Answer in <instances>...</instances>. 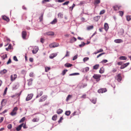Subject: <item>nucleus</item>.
<instances>
[{"instance_id":"obj_1","label":"nucleus","mask_w":131,"mask_h":131,"mask_svg":"<svg viewBox=\"0 0 131 131\" xmlns=\"http://www.w3.org/2000/svg\"><path fill=\"white\" fill-rule=\"evenodd\" d=\"M18 109V108L15 107L13 110L12 112L10 114L12 116H13L16 115V112Z\"/></svg>"},{"instance_id":"obj_2","label":"nucleus","mask_w":131,"mask_h":131,"mask_svg":"<svg viewBox=\"0 0 131 131\" xmlns=\"http://www.w3.org/2000/svg\"><path fill=\"white\" fill-rule=\"evenodd\" d=\"M47 96L46 95H44L42 96L39 100V102H42L45 101L47 99Z\"/></svg>"},{"instance_id":"obj_3","label":"nucleus","mask_w":131,"mask_h":131,"mask_svg":"<svg viewBox=\"0 0 131 131\" xmlns=\"http://www.w3.org/2000/svg\"><path fill=\"white\" fill-rule=\"evenodd\" d=\"M58 46L59 44L58 43H54L50 44L49 47L50 48H52L58 47Z\"/></svg>"},{"instance_id":"obj_4","label":"nucleus","mask_w":131,"mask_h":131,"mask_svg":"<svg viewBox=\"0 0 131 131\" xmlns=\"http://www.w3.org/2000/svg\"><path fill=\"white\" fill-rule=\"evenodd\" d=\"M43 94V92L40 90H38L37 91V95L36 97V98H38L41 96Z\"/></svg>"},{"instance_id":"obj_5","label":"nucleus","mask_w":131,"mask_h":131,"mask_svg":"<svg viewBox=\"0 0 131 131\" xmlns=\"http://www.w3.org/2000/svg\"><path fill=\"white\" fill-rule=\"evenodd\" d=\"M107 91L106 88H104L98 90V92L99 93H103Z\"/></svg>"},{"instance_id":"obj_6","label":"nucleus","mask_w":131,"mask_h":131,"mask_svg":"<svg viewBox=\"0 0 131 131\" xmlns=\"http://www.w3.org/2000/svg\"><path fill=\"white\" fill-rule=\"evenodd\" d=\"M101 76L99 74H94L93 76V78L96 80L99 79V81L100 80V78Z\"/></svg>"},{"instance_id":"obj_7","label":"nucleus","mask_w":131,"mask_h":131,"mask_svg":"<svg viewBox=\"0 0 131 131\" xmlns=\"http://www.w3.org/2000/svg\"><path fill=\"white\" fill-rule=\"evenodd\" d=\"M17 75L16 74L11 75L10 77L11 81H13L14 80L17 78Z\"/></svg>"},{"instance_id":"obj_8","label":"nucleus","mask_w":131,"mask_h":131,"mask_svg":"<svg viewBox=\"0 0 131 131\" xmlns=\"http://www.w3.org/2000/svg\"><path fill=\"white\" fill-rule=\"evenodd\" d=\"M33 96V94H29L26 99V101H28L31 100Z\"/></svg>"},{"instance_id":"obj_9","label":"nucleus","mask_w":131,"mask_h":131,"mask_svg":"<svg viewBox=\"0 0 131 131\" xmlns=\"http://www.w3.org/2000/svg\"><path fill=\"white\" fill-rule=\"evenodd\" d=\"M129 62L124 64H123L121 65L120 67V69H124L127 67L128 65H129Z\"/></svg>"},{"instance_id":"obj_10","label":"nucleus","mask_w":131,"mask_h":131,"mask_svg":"<svg viewBox=\"0 0 131 131\" xmlns=\"http://www.w3.org/2000/svg\"><path fill=\"white\" fill-rule=\"evenodd\" d=\"M27 35V33L26 31H23L22 32V36L24 39H26V37Z\"/></svg>"},{"instance_id":"obj_11","label":"nucleus","mask_w":131,"mask_h":131,"mask_svg":"<svg viewBox=\"0 0 131 131\" xmlns=\"http://www.w3.org/2000/svg\"><path fill=\"white\" fill-rule=\"evenodd\" d=\"M38 48L37 47H35L32 50V52L33 54H36L38 51Z\"/></svg>"},{"instance_id":"obj_12","label":"nucleus","mask_w":131,"mask_h":131,"mask_svg":"<svg viewBox=\"0 0 131 131\" xmlns=\"http://www.w3.org/2000/svg\"><path fill=\"white\" fill-rule=\"evenodd\" d=\"M122 79L120 74H118L117 76V80L119 82L121 81Z\"/></svg>"},{"instance_id":"obj_13","label":"nucleus","mask_w":131,"mask_h":131,"mask_svg":"<svg viewBox=\"0 0 131 131\" xmlns=\"http://www.w3.org/2000/svg\"><path fill=\"white\" fill-rule=\"evenodd\" d=\"M77 40L76 38L74 37H73L72 38L70 39V43H72Z\"/></svg>"},{"instance_id":"obj_14","label":"nucleus","mask_w":131,"mask_h":131,"mask_svg":"<svg viewBox=\"0 0 131 131\" xmlns=\"http://www.w3.org/2000/svg\"><path fill=\"white\" fill-rule=\"evenodd\" d=\"M24 124V123H23L21 125H19L16 128L17 130V131H19L21 129V128Z\"/></svg>"},{"instance_id":"obj_15","label":"nucleus","mask_w":131,"mask_h":131,"mask_svg":"<svg viewBox=\"0 0 131 131\" xmlns=\"http://www.w3.org/2000/svg\"><path fill=\"white\" fill-rule=\"evenodd\" d=\"M115 42L117 43H119L123 42V40L121 39H117L115 40L114 41Z\"/></svg>"},{"instance_id":"obj_16","label":"nucleus","mask_w":131,"mask_h":131,"mask_svg":"<svg viewBox=\"0 0 131 131\" xmlns=\"http://www.w3.org/2000/svg\"><path fill=\"white\" fill-rule=\"evenodd\" d=\"M104 29L105 30H107L109 28L108 24L107 23H105L104 25Z\"/></svg>"},{"instance_id":"obj_17","label":"nucleus","mask_w":131,"mask_h":131,"mask_svg":"<svg viewBox=\"0 0 131 131\" xmlns=\"http://www.w3.org/2000/svg\"><path fill=\"white\" fill-rule=\"evenodd\" d=\"M100 18V16H96L94 17V20L95 21H97Z\"/></svg>"},{"instance_id":"obj_18","label":"nucleus","mask_w":131,"mask_h":131,"mask_svg":"<svg viewBox=\"0 0 131 131\" xmlns=\"http://www.w3.org/2000/svg\"><path fill=\"white\" fill-rule=\"evenodd\" d=\"M2 18L3 20H6L7 21H9V18L5 16H3Z\"/></svg>"},{"instance_id":"obj_19","label":"nucleus","mask_w":131,"mask_h":131,"mask_svg":"<svg viewBox=\"0 0 131 131\" xmlns=\"http://www.w3.org/2000/svg\"><path fill=\"white\" fill-rule=\"evenodd\" d=\"M120 6H119L117 5H115L113 7L114 9L116 11L119 9Z\"/></svg>"},{"instance_id":"obj_20","label":"nucleus","mask_w":131,"mask_h":131,"mask_svg":"<svg viewBox=\"0 0 131 131\" xmlns=\"http://www.w3.org/2000/svg\"><path fill=\"white\" fill-rule=\"evenodd\" d=\"M100 0H94V4L95 5H96L100 3Z\"/></svg>"},{"instance_id":"obj_21","label":"nucleus","mask_w":131,"mask_h":131,"mask_svg":"<svg viewBox=\"0 0 131 131\" xmlns=\"http://www.w3.org/2000/svg\"><path fill=\"white\" fill-rule=\"evenodd\" d=\"M57 56V54L55 53H52L49 56V58L50 59H53Z\"/></svg>"},{"instance_id":"obj_22","label":"nucleus","mask_w":131,"mask_h":131,"mask_svg":"<svg viewBox=\"0 0 131 131\" xmlns=\"http://www.w3.org/2000/svg\"><path fill=\"white\" fill-rule=\"evenodd\" d=\"M39 118H34L32 120V121L34 122H38L39 121Z\"/></svg>"},{"instance_id":"obj_23","label":"nucleus","mask_w":131,"mask_h":131,"mask_svg":"<svg viewBox=\"0 0 131 131\" xmlns=\"http://www.w3.org/2000/svg\"><path fill=\"white\" fill-rule=\"evenodd\" d=\"M119 59L121 60H125L127 59V58L125 56H122L120 57L119 58Z\"/></svg>"},{"instance_id":"obj_24","label":"nucleus","mask_w":131,"mask_h":131,"mask_svg":"<svg viewBox=\"0 0 131 131\" xmlns=\"http://www.w3.org/2000/svg\"><path fill=\"white\" fill-rule=\"evenodd\" d=\"M99 67V64H96L93 67V69L95 70H97Z\"/></svg>"},{"instance_id":"obj_25","label":"nucleus","mask_w":131,"mask_h":131,"mask_svg":"<svg viewBox=\"0 0 131 131\" xmlns=\"http://www.w3.org/2000/svg\"><path fill=\"white\" fill-rule=\"evenodd\" d=\"M72 66V64L68 63H67L64 64V66L67 67H70Z\"/></svg>"},{"instance_id":"obj_26","label":"nucleus","mask_w":131,"mask_h":131,"mask_svg":"<svg viewBox=\"0 0 131 131\" xmlns=\"http://www.w3.org/2000/svg\"><path fill=\"white\" fill-rule=\"evenodd\" d=\"M57 19L56 18H55L51 22L50 24H55L57 23Z\"/></svg>"},{"instance_id":"obj_27","label":"nucleus","mask_w":131,"mask_h":131,"mask_svg":"<svg viewBox=\"0 0 131 131\" xmlns=\"http://www.w3.org/2000/svg\"><path fill=\"white\" fill-rule=\"evenodd\" d=\"M63 111L62 110L60 109H59L57 110V113L58 114H61Z\"/></svg>"},{"instance_id":"obj_28","label":"nucleus","mask_w":131,"mask_h":131,"mask_svg":"<svg viewBox=\"0 0 131 131\" xmlns=\"http://www.w3.org/2000/svg\"><path fill=\"white\" fill-rule=\"evenodd\" d=\"M47 35L49 36H53L54 35V33L52 31L49 32L47 33Z\"/></svg>"},{"instance_id":"obj_29","label":"nucleus","mask_w":131,"mask_h":131,"mask_svg":"<svg viewBox=\"0 0 131 131\" xmlns=\"http://www.w3.org/2000/svg\"><path fill=\"white\" fill-rule=\"evenodd\" d=\"M7 72V70L5 69H4L0 72V73L2 74H4L6 73Z\"/></svg>"},{"instance_id":"obj_30","label":"nucleus","mask_w":131,"mask_h":131,"mask_svg":"<svg viewBox=\"0 0 131 131\" xmlns=\"http://www.w3.org/2000/svg\"><path fill=\"white\" fill-rule=\"evenodd\" d=\"M104 71V69L103 67L101 68L99 70V72L100 73H103Z\"/></svg>"},{"instance_id":"obj_31","label":"nucleus","mask_w":131,"mask_h":131,"mask_svg":"<svg viewBox=\"0 0 131 131\" xmlns=\"http://www.w3.org/2000/svg\"><path fill=\"white\" fill-rule=\"evenodd\" d=\"M72 97V96L70 95H68L67 97L66 101H68L69 100H70Z\"/></svg>"},{"instance_id":"obj_32","label":"nucleus","mask_w":131,"mask_h":131,"mask_svg":"<svg viewBox=\"0 0 131 131\" xmlns=\"http://www.w3.org/2000/svg\"><path fill=\"white\" fill-rule=\"evenodd\" d=\"M71 112L70 111H66L65 113V114L67 116H69Z\"/></svg>"},{"instance_id":"obj_33","label":"nucleus","mask_w":131,"mask_h":131,"mask_svg":"<svg viewBox=\"0 0 131 131\" xmlns=\"http://www.w3.org/2000/svg\"><path fill=\"white\" fill-rule=\"evenodd\" d=\"M93 26L92 25L91 26L88 27H87V29L88 30H90L93 29Z\"/></svg>"},{"instance_id":"obj_34","label":"nucleus","mask_w":131,"mask_h":131,"mask_svg":"<svg viewBox=\"0 0 131 131\" xmlns=\"http://www.w3.org/2000/svg\"><path fill=\"white\" fill-rule=\"evenodd\" d=\"M50 69V67H45V71L47 72Z\"/></svg>"},{"instance_id":"obj_35","label":"nucleus","mask_w":131,"mask_h":131,"mask_svg":"<svg viewBox=\"0 0 131 131\" xmlns=\"http://www.w3.org/2000/svg\"><path fill=\"white\" fill-rule=\"evenodd\" d=\"M58 16L60 18H62L63 17V15L61 13H59L58 14Z\"/></svg>"},{"instance_id":"obj_36","label":"nucleus","mask_w":131,"mask_h":131,"mask_svg":"<svg viewBox=\"0 0 131 131\" xmlns=\"http://www.w3.org/2000/svg\"><path fill=\"white\" fill-rule=\"evenodd\" d=\"M118 13H119L120 15L122 17L124 14V12L123 11H119Z\"/></svg>"},{"instance_id":"obj_37","label":"nucleus","mask_w":131,"mask_h":131,"mask_svg":"<svg viewBox=\"0 0 131 131\" xmlns=\"http://www.w3.org/2000/svg\"><path fill=\"white\" fill-rule=\"evenodd\" d=\"M57 118V115H54L52 117V120L53 121H55L56 118Z\"/></svg>"},{"instance_id":"obj_38","label":"nucleus","mask_w":131,"mask_h":131,"mask_svg":"<svg viewBox=\"0 0 131 131\" xmlns=\"http://www.w3.org/2000/svg\"><path fill=\"white\" fill-rule=\"evenodd\" d=\"M25 119V117H24L23 118H22L20 121L19 123H21V122H23L24 121Z\"/></svg>"},{"instance_id":"obj_39","label":"nucleus","mask_w":131,"mask_h":131,"mask_svg":"<svg viewBox=\"0 0 131 131\" xmlns=\"http://www.w3.org/2000/svg\"><path fill=\"white\" fill-rule=\"evenodd\" d=\"M80 74L79 73H75L72 74H69L70 76L74 75H79Z\"/></svg>"},{"instance_id":"obj_40","label":"nucleus","mask_w":131,"mask_h":131,"mask_svg":"<svg viewBox=\"0 0 131 131\" xmlns=\"http://www.w3.org/2000/svg\"><path fill=\"white\" fill-rule=\"evenodd\" d=\"M32 79H30L29 80L28 83L29 85H30L32 84Z\"/></svg>"},{"instance_id":"obj_41","label":"nucleus","mask_w":131,"mask_h":131,"mask_svg":"<svg viewBox=\"0 0 131 131\" xmlns=\"http://www.w3.org/2000/svg\"><path fill=\"white\" fill-rule=\"evenodd\" d=\"M126 19L128 21H129L131 20L130 17L129 16H127L126 17Z\"/></svg>"},{"instance_id":"obj_42","label":"nucleus","mask_w":131,"mask_h":131,"mask_svg":"<svg viewBox=\"0 0 131 131\" xmlns=\"http://www.w3.org/2000/svg\"><path fill=\"white\" fill-rule=\"evenodd\" d=\"M67 71V70L66 69L64 70L62 72V74L63 75H64L66 73V72Z\"/></svg>"},{"instance_id":"obj_43","label":"nucleus","mask_w":131,"mask_h":131,"mask_svg":"<svg viewBox=\"0 0 131 131\" xmlns=\"http://www.w3.org/2000/svg\"><path fill=\"white\" fill-rule=\"evenodd\" d=\"M105 10H101V12H100V13L99 14L100 15H101V14H104V13H105Z\"/></svg>"},{"instance_id":"obj_44","label":"nucleus","mask_w":131,"mask_h":131,"mask_svg":"<svg viewBox=\"0 0 131 131\" xmlns=\"http://www.w3.org/2000/svg\"><path fill=\"white\" fill-rule=\"evenodd\" d=\"M89 59V58L88 57H85L83 59V61L84 62H85L86 61H88Z\"/></svg>"},{"instance_id":"obj_45","label":"nucleus","mask_w":131,"mask_h":131,"mask_svg":"<svg viewBox=\"0 0 131 131\" xmlns=\"http://www.w3.org/2000/svg\"><path fill=\"white\" fill-rule=\"evenodd\" d=\"M85 45V43L84 42H82V43L81 44L79 45V46L80 47H81L82 46H84Z\"/></svg>"},{"instance_id":"obj_46","label":"nucleus","mask_w":131,"mask_h":131,"mask_svg":"<svg viewBox=\"0 0 131 131\" xmlns=\"http://www.w3.org/2000/svg\"><path fill=\"white\" fill-rule=\"evenodd\" d=\"M21 91L19 93H18L17 94H15V95L16 96H17V97H19L21 93Z\"/></svg>"},{"instance_id":"obj_47","label":"nucleus","mask_w":131,"mask_h":131,"mask_svg":"<svg viewBox=\"0 0 131 131\" xmlns=\"http://www.w3.org/2000/svg\"><path fill=\"white\" fill-rule=\"evenodd\" d=\"M69 3V1H67L64 3L62 4V5H67Z\"/></svg>"},{"instance_id":"obj_48","label":"nucleus","mask_w":131,"mask_h":131,"mask_svg":"<svg viewBox=\"0 0 131 131\" xmlns=\"http://www.w3.org/2000/svg\"><path fill=\"white\" fill-rule=\"evenodd\" d=\"M7 87L6 88L3 94L4 95H5L6 94V92H7Z\"/></svg>"},{"instance_id":"obj_49","label":"nucleus","mask_w":131,"mask_h":131,"mask_svg":"<svg viewBox=\"0 0 131 131\" xmlns=\"http://www.w3.org/2000/svg\"><path fill=\"white\" fill-rule=\"evenodd\" d=\"M78 55H76L73 57L72 60H74L78 58Z\"/></svg>"},{"instance_id":"obj_50","label":"nucleus","mask_w":131,"mask_h":131,"mask_svg":"<svg viewBox=\"0 0 131 131\" xmlns=\"http://www.w3.org/2000/svg\"><path fill=\"white\" fill-rule=\"evenodd\" d=\"M105 54V53L103 52V53H102L99 54V55H98L97 56V58H99L102 55L104 54Z\"/></svg>"},{"instance_id":"obj_51","label":"nucleus","mask_w":131,"mask_h":131,"mask_svg":"<svg viewBox=\"0 0 131 131\" xmlns=\"http://www.w3.org/2000/svg\"><path fill=\"white\" fill-rule=\"evenodd\" d=\"M7 127L8 129H10L12 128V125L10 124H8L7 126Z\"/></svg>"},{"instance_id":"obj_52","label":"nucleus","mask_w":131,"mask_h":131,"mask_svg":"<svg viewBox=\"0 0 131 131\" xmlns=\"http://www.w3.org/2000/svg\"><path fill=\"white\" fill-rule=\"evenodd\" d=\"M69 52L68 51H67L66 52V54L65 55V57H67L69 56Z\"/></svg>"},{"instance_id":"obj_53","label":"nucleus","mask_w":131,"mask_h":131,"mask_svg":"<svg viewBox=\"0 0 131 131\" xmlns=\"http://www.w3.org/2000/svg\"><path fill=\"white\" fill-rule=\"evenodd\" d=\"M11 62V60L10 58H9L7 63V64H8Z\"/></svg>"},{"instance_id":"obj_54","label":"nucleus","mask_w":131,"mask_h":131,"mask_svg":"<svg viewBox=\"0 0 131 131\" xmlns=\"http://www.w3.org/2000/svg\"><path fill=\"white\" fill-rule=\"evenodd\" d=\"M4 99H3L2 100L1 102V104H2V106H1V108H0V111H1V110H2V103H3V101H4Z\"/></svg>"},{"instance_id":"obj_55","label":"nucleus","mask_w":131,"mask_h":131,"mask_svg":"<svg viewBox=\"0 0 131 131\" xmlns=\"http://www.w3.org/2000/svg\"><path fill=\"white\" fill-rule=\"evenodd\" d=\"M107 60L104 59L101 62L104 63H106L107 62Z\"/></svg>"},{"instance_id":"obj_56","label":"nucleus","mask_w":131,"mask_h":131,"mask_svg":"<svg viewBox=\"0 0 131 131\" xmlns=\"http://www.w3.org/2000/svg\"><path fill=\"white\" fill-rule=\"evenodd\" d=\"M45 40L43 38H41L40 39V42L42 43H43L44 42Z\"/></svg>"},{"instance_id":"obj_57","label":"nucleus","mask_w":131,"mask_h":131,"mask_svg":"<svg viewBox=\"0 0 131 131\" xmlns=\"http://www.w3.org/2000/svg\"><path fill=\"white\" fill-rule=\"evenodd\" d=\"M29 76L31 77H33L34 76V73L32 72H31L29 74Z\"/></svg>"},{"instance_id":"obj_58","label":"nucleus","mask_w":131,"mask_h":131,"mask_svg":"<svg viewBox=\"0 0 131 131\" xmlns=\"http://www.w3.org/2000/svg\"><path fill=\"white\" fill-rule=\"evenodd\" d=\"M49 1V0H43L42 1V4L44 3L45 2H48Z\"/></svg>"},{"instance_id":"obj_59","label":"nucleus","mask_w":131,"mask_h":131,"mask_svg":"<svg viewBox=\"0 0 131 131\" xmlns=\"http://www.w3.org/2000/svg\"><path fill=\"white\" fill-rule=\"evenodd\" d=\"M14 60L16 61H18V60L17 58V57L16 56H14L13 57Z\"/></svg>"},{"instance_id":"obj_60","label":"nucleus","mask_w":131,"mask_h":131,"mask_svg":"<svg viewBox=\"0 0 131 131\" xmlns=\"http://www.w3.org/2000/svg\"><path fill=\"white\" fill-rule=\"evenodd\" d=\"M92 102L94 104H95L96 103V100L93 99L92 100Z\"/></svg>"},{"instance_id":"obj_61","label":"nucleus","mask_w":131,"mask_h":131,"mask_svg":"<svg viewBox=\"0 0 131 131\" xmlns=\"http://www.w3.org/2000/svg\"><path fill=\"white\" fill-rule=\"evenodd\" d=\"M86 94H83L82 95V96H81V98H86Z\"/></svg>"},{"instance_id":"obj_62","label":"nucleus","mask_w":131,"mask_h":131,"mask_svg":"<svg viewBox=\"0 0 131 131\" xmlns=\"http://www.w3.org/2000/svg\"><path fill=\"white\" fill-rule=\"evenodd\" d=\"M22 127H23L24 128H27V127L26 126V123H25V124L24 123V124L23 125Z\"/></svg>"},{"instance_id":"obj_63","label":"nucleus","mask_w":131,"mask_h":131,"mask_svg":"<svg viewBox=\"0 0 131 131\" xmlns=\"http://www.w3.org/2000/svg\"><path fill=\"white\" fill-rule=\"evenodd\" d=\"M63 118H62V117H61L60 119L58 121V122L59 123H60L61 122L62 120L63 119Z\"/></svg>"},{"instance_id":"obj_64","label":"nucleus","mask_w":131,"mask_h":131,"mask_svg":"<svg viewBox=\"0 0 131 131\" xmlns=\"http://www.w3.org/2000/svg\"><path fill=\"white\" fill-rule=\"evenodd\" d=\"M85 3V2L84 1H82L80 2L79 5H82V4H83L84 3Z\"/></svg>"}]
</instances>
